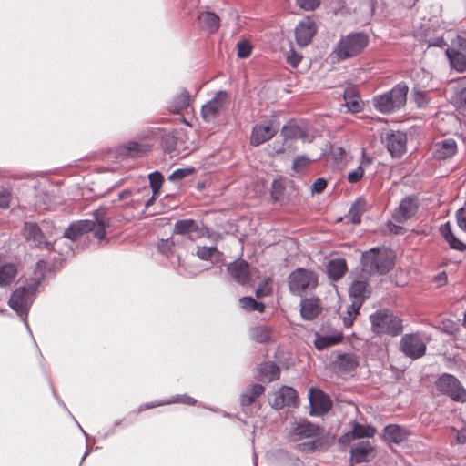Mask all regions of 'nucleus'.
<instances>
[{
    "mask_svg": "<svg viewBox=\"0 0 466 466\" xmlns=\"http://www.w3.org/2000/svg\"><path fill=\"white\" fill-rule=\"evenodd\" d=\"M279 391L289 406L297 404V391L293 388L283 386Z\"/></svg>",
    "mask_w": 466,
    "mask_h": 466,
    "instance_id": "44",
    "label": "nucleus"
},
{
    "mask_svg": "<svg viewBox=\"0 0 466 466\" xmlns=\"http://www.w3.org/2000/svg\"><path fill=\"white\" fill-rule=\"evenodd\" d=\"M354 317L352 316H350V315H346L342 318V320H343V324L346 328H350L352 326L353 324V320H354Z\"/></svg>",
    "mask_w": 466,
    "mask_h": 466,
    "instance_id": "63",
    "label": "nucleus"
},
{
    "mask_svg": "<svg viewBox=\"0 0 466 466\" xmlns=\"http://www.w3.org/2000/svg\"><path fill=\"white\" fill-rule=\"evenodd\" d=\"M362 269L369 274H386L394 266V255L390 249L370 248L362 253L361 256Z\"/></svg>",
    "mask_w": 466,
    "mask_h": 466,
    "instance_id": "3",
    "label": "nucleus"
},
{
    "mask_svg": "<svg viewBox=\"0 0 466 466\" xmlns=\"http://www.w3.org/2000/svg\"><path fill=\"white\" fill-rule=\"evenodd\" d=\"M193 168H178L169 175L168 179L171 181H177L191 175Z\"/></svg>",
    "mask_w": 466,
    "mask_h": 466,
    "instance_id": "51",
    "label": "nucleus"
},
{
    "mask_svg": "<svg viewBox=\"0 0 466 466\" xmlns=\"http://www.w3.org/2000/svg\"><path fill=\"white\" fill-rule=\"evenodd\" d=\"M407 93V85L399 83L390 91L374 96L373 105L381 113H390L405 105Z\"/></svg>",
    "mask_w": 466,
    "mask_h": 466,
    "instance_id": "5",
    "label": "nucleus"
},
{
    "mask_svg": "<svg viewBox=\"0 0 466 466\" xmlns=\"http://www.w3.org/2000/svg\"><path fill=\"white\" fill-rule=\"evenodd\" d=\"M196 255L201 260L218 261L220 258L221 253L216 247H198Z\"/></svg>",
    "mask_w": 466,
    "mask_h": 466,
    "instance_id": "37",
    "label": "nucleus"
},
{
    "mask_svg": "<svg viewBox=\"0 0 466 466\" xmlns=\"http://www.w3.org/2000/svg\"><path fill=\"white\" fill-rule=\"evenodd\" d=\"M302 58V56L299 53H297L293 48H290L287 53H286V59H287V62L292 66V67H297V66L299 65V63L300 62Z\"/></svg>",
    "mask_w": 466,
    "mask_h": 466,
    "instance_id": "50",
    "label": "nucleus"
},
{
    "mask_svg": "<svg viewBox=\"0 0 466 466\" xmlns=\"http://www.w3.org/2000/svg\"><path fill=\"white\" fill-rule=\"evenodd\" d=\"M259 375L264 380L272 381L279 378V368L273 362H266L258 368Z\"/></svg>",
    "mask_w": 466,
    "mask_h": 466,
    "instance_id": "34",
    "label": "nucleus"
},
{
    "mask_svg": "<svg viewBox=\"0 0 466 466\" xmlns=\"http://www.w3.org/2000/svg\"><path fill=\"white\" fill-rule=\"evenodd\" d=\"M319 445V441L312 440L307 442H303L299 445V450L302 451H314Z\"/></svg>",
    "mask_w": 466,
    "mask_h": 466,
    "instance_id": "57",
    "label": "nucleus"
},
{
    "mask_svg": "<svg viewBox=\"0 0 466 466\" xmlns=\"http://www.w3.org/2000/svg\"><path fill=\"white\" fill-rule=\"evenodd\" d=\"M238 56L240 58H247L251 54V45L249 42L243 40L237 44Z\"/></svg>",
    "mask_w": 466,
    "mask_h": 466,
    "instance_id": "49",
    "label": "nucleus"
},
{
    "mask_svg": "<svg viewBox=\"0 0 466 466\" xmlns=\"http://www.w3.org/2000/svg\"><path fill=\"white\" fill-rule=\"evenodd\" d=\"M345 105L352 113L360 112L362 109V102L353 89H347L344 93Z\"/></svg>",
    "mask_w": 466,
    "mask_h": 466,
    "instance_id": "35",
    "label": "nucleus"
},
{
    "mask_svg": "<svg viewBox=\"0 0 466 466\" xmlns=\"http://www.w3.org/2000/svg\"><path fill=\"white\" fill-rule=\"evenodd\" d=\"M240 307L248 311H258L263 312L265 306L262 303H258L252 297H243L239 299Z\"/></svg>",
    "mask_w": 466,
    "mask_h": 466,
    "instance_id": "42",
    "label": "nucleus"
},
{
    "mask_svg": "<svg viewBox=\"0 0 466 466\" xmlns=\"http://www.w3.org/2000/svg\"><path fill=\"white\" fill-rule=\"evenodd\" d=\"M230 277L238 283L244 285L250 279L249 265L242 259L235 260L228 266Z\"/></svg>",
    "mask_w": 466,
    "mask_h": 466,
    "instance_id": "18",
    "label": "nucleus"
},
{
    "mask_svg": "<svg viewBox=\"0 0 466 466\" xmlns=\"http://www.w3.org/2000/svg\"><path fill=\"white\" fill-rule=\"evenodd\" d=\"M342 339L343 335L340 331H335L330 335L317 334L314 344L318 350H324L328 347L339 344Z\"/></svg>",
    "mask_w": 466,
    "mask_h": 466,
    "instance_id": "23",
    "label": "nucleus"
},
{
    "mask_svg": "<svg viewBox=\"0 0 466 466\" xmlns=\"http://www.w3.org/2000/svg\"><path fill=\"white\" fill-rule=\"evenodd\" d=\"M456 218L460 228L466 231V202L465 206L457 211Z\"/></svg>",
    "mask_w": 466,
    "mask_h": 466,
    "instance_id": "54",
    "label": "nucleus"
},
{
    "mask_svg": "<svg viewBox=\"0 0 466 466\" xmlns=\"http://www.w3.org/2000/svg\"><path fill=\"white\" fill-rule=\"evenodd\" d=\"M309 400L311 408L309 414L312 416L323 415L331 408L329 397L319 389L311 388L309 393Z\"/></svg>",
    "mask_w": 466,
    "mask_h": 466,
    "instance_id": "11",
    "label": "nucleus"
},
{
    "mask_svg": "<svg viewBox=\"0 0 466 466\" xmlns=\"http://www.w3.org/2000/svg\"><path fill=\"white\" fill-rule=\"evenodd\" d=\"M190 96L187 91L184 90L176 97H174L171 105L170 110L174 113H180L189 106Z\"/></svg>",
    "mask_w": 466,
    "mask_h": 466,
    "instance_id": "39",
    "label": "nucleus"
},
{
    "mask_svg": "<svg viewBox=\"0 0 466 466\" xmlns=\"http://www.w3.org/2000/svg\"><path fill=\"white\" fill-rule=\"evenodd\" d=\"M252 339L259 343H266L271 339V329L266 326L256 327L252 330Z\"/></svg>",
    "mask_w": 466,
    "mask_h": 466,
    "instance_id": "41",
    "label": "nucleus"
},
{
    "mask_svg": "<svg viewBox=\"0 0 466 466\" xmlns=\"http://www.w3.org/2000/svg\"><path fill=\"white\" fill-rule=\"evenodd\" d=\"M322 433V428L310 421L304 420L294 426L291 431V438L293 441H298L304 439L315 438L320 436Z\"/></svg>",
    "mask_w": 466,
    "mask_h": 466,
    "instance_id": "13",
    "label": "nucleus"
},
{
    "mask_svg": "<svg viewBox=\"0 0 466 466\" xmlns=\"http://www.w3.org/2000/svg\"><path fill=\"white\" fill-rule=\"evenodd\" d=\"M298 5L306 10L311 11L319 5V0H296Z\"/></svg>",
    "mask_w": 466,
    "mask_h": 466,
    "instance_id": "52",
    "label": "nucleus"
},
{
    "mask_svg": "<svg viewBox=\"0 0 466 466\" xmlns=\"http://www.w3.org/2000/svg\"><path fill=\"white\" fill-rule=\"evenodd\" d=\"M384 436L390 441L400 443L404 440L405 432L397 425H389L384 428Z\"/></svg>",
    "mask_w": 466,
    "mask_h": 466,
    "instance_id": "40",
    "label": "nucleus"
},
{
    "mask_svg": "<svg viewBox=\"0 0 466 466\" xmlns=\"http://www.w3.org/2000/svg\"><path fill=\"white\" fill-rule=\"evenodd\" d=\"M363 174H364V169H363L362 166L360 165L358 167H356L354 170L350 171L348 174V177H347L348 181L350 183H356L363 177Z\"/></svg>",
    "mask_w": 466,
    "mask_h": 466,
    "instance_id": "53",
    "label": "nucleus"
},
{
    "mask_svg": "<svg viewBox=\"0 0 466 466\" xmlns=\"http://www.w3.org/2000/svg\"><path fill=\"white\" fill-rule=\"evenodd\" d=\"M363 302L360 300H352V303L347 309V314L352 317H356L362 306Z\"/></svg>",
    "mask_w": 466,
    "mask_h": 466,
    "instance_id": "56",
    "label": "nucleus"
},
{
    "mask_svg": "<svg viewBox=\"0 0 466 466\" xmlns=\"http://www.w3.org/2000/svg\"><path fill=\"white\" fill-rule=\"evenodd\" d=\"M150 194V188L149 187H144L142 190H137L136 192H133L131 199L129 202H125L126 206H132L134 208L138 209L142 205L145 207V208H148L154 201V196H151L147 200H142L141 196H147L148 197Z\"/></svg>",
    "mask_w": 466,
    "mask_h": 466,
    "instance_id": "28",
    "label": "nucleus"
},
{
    "mask_svg": "<svg viewBox=\"0 0 466 466\" xmlns=\"http://www.w3.org/2000/svg\"><path fill=\"white\" fill-rule=\"evenodd\" d=\"M451 99L457 108L466 112V77L459 82Z\"/></svg>",
    "mask_w": 466,
    "mask_h": 466,
    "instance_id": "29",
    "label": "nucleus"
},
{
    "mask_svg": "<svg viewBox=\"0 0 466 466\" xmlns=\"http://www.w3.org/2000/svg\"><path fill=\"white\" fill-rule=\"evenodd\" d=\"M11 199V193L5 188L0 190V208H7Z\"/></svg>",
    "mask_w": 466,
    "mask_h": 466,
    "instance_id": "55",
    "label": "nucleus"
},
{
    "mask_svg": "<svg viewBox=\"0 0 466 466\" xmlns=\"http://www.w3.org/2000/svg\"><path fill=\"white\" fill-rule=\"evenodd\" d=\"M407 136L400 131L390 132L386 135L385 145L393 157H400L406 151Z\"/></svg>",
    "mask_w": 466,
    "mask_h": 466,
    "instance_id": "12",
    "label": "nucleus"
},
{
    "mask_svg": "<svg viewBox=\"0 0 466 466\" xmlns=\"http://www.w3.org/2000/svg\"><path fill=\"white\" fill-rule=\"evenodd\" d=\"M41 283V278L38 275L25 278L23 284L18 286L10 295L9 307L21 316L25 326L28 328L26 317L33 304L38 287Z\"/></svg>",
    "mask_w": 466,
    "mask_h": 466,
    "instance_id": "2",
    "label": "nucleus"
},
{
    "mask_svg": "<svg viewBox=\"0 0 466 466\" xmlns=\"http://www.w3.org/2000/svg\"><path fill=\"white\" fill-rule=\"evenodd\" d=\"M457 143L452 138H446L434 145V157L437 159H448L457 153Z\"/></svg>",
    "mask_w": 466,
    "mask_h": 466,
    "instance_id": "19",
    "label": "nucleus"
},
{
    "mask_svg": "<svg viewBox=\"0 0 466 466\" xmlns=\"http://www.w3.org/2000/svg\"><path fill=\"white\" fill-rule=\"evenodd\" d=\"M335 362L338 368L343 371H351L359 364L356 355L352 353L339 354Z\"/></svg>",
    "mask_w": 466,
    "mask_h": 466,
    "instance_id": "30",
    "label": "nucleus"
},
{
    "mask_svg": "<svg viewBox=\"0 0 466 466\" xmlns=\"http://www.w3.org/2000/svg\"><path fill=\"white\" fill-rule=\"evenodd\" d=\"M418 200L413 197L404 198L398 209L394 213V218L398 222H404L405 220L413 217L418 209Z\"/></svg>",
    "mask_w": 466,
    "mask_h": 466,
    "instance_id": "17",
    "label": "nucleus"
},
{
    "mask_svg": "<svg viewBox=\"0 0 466 466\" xmlns=\"http://www.w3.org/2000/svg\"><path fill=\"white\" fill-rule=\"evenodd\" d=\"M265 389L260 384H253L250 388L247 389L241 395V405L247 407L251 405L256 398L264 392Z\"/></svg>",
    "mask_w": 466,
    "mask_h": 466,
    "instance_id": "32",
    "label": "nucleus"
},
{
    "mask_svg": "<svg viewBox=\"0 0 466 466\" xmlns=\"http://www.w3.org/2000/svg\"><path fill=\"white\" fill-rule=\"evenodd\" d=\"M148 150V146L134 141L127 142L120 149V154L127 157H138Z\"/></svg>",
    "mask_w": 466,
    "mask_h": 466,
    "instance_id": "36",
    "label": "nucleus"
},
{
    "mask_svg": "<svg viewBox=\"0 0 466 466\" xmlns=\"http://www.w3.org/2000/svg\"><path fill=\"white\" fill-rule=\"evenodd\" d=\"M132 194H133V192H131L129 190H125V191H122L118 197H119L120 200H123V201L129 200L130 201Z\"/></svg>",
    "mask_w": 466,
    "mask_h": 466,
    "instance_id": "64",
    "label": "nucleus"
},
{
    "mask_svg": "<svg viewBox=\"0 0 466 466\" xmlns=\"http://www.w3.org/2000/svg\"><path fill=\"white\" fill-rule=\"evenodd\" d=\"M437 389L450 396L454 400L466 401V390L461 386L460 381L451 374L441 375L437 382Z\"/></svg>",
    "mask_w": 466,
    "mask_h": 466,
    "instance_id": "9",
    "label": "nucleus"
},
{
    "mask_svg": "<svg viewBox=\"0 0 466 466\" xmlns=\"http://www.w3.org/2000/svg\"><path fill=\"white\" fill-rule=\"evenodd\" d=\"M277 132L278 128L271 122L257 124L253 127L250 142L253 146H259L271 139Z\"/></svg>",
    "mask_w": 466,
    "mask_h": 466,
    "instance_id": "15",
    "label": "nucleus"
},
{
    "mask_svg": "<svg viewBox=\"0 0 466 466\" xmlns=\"http://www.w3.org/2000/svg\"><path fill=\"white\" fill-rule=\"evenodd\" d=\"M371 329L376 333L397 336L401 333L402 320L387 309H380L370 316Z\"/></svg>",
    "mask_w": 466,
    "mask_h": 466,
    "instance_id": "6",
    "label": "nucleus"
},
{
    "mask_svg": "<svg viewBox=\"0 0 466 466\" xmlns=\"http://www.w3.org/2000/svg\"><path fill=\"white\" fill-rule=\"evenodd\" d=\"M289 290L293 294L300 295L303 291L311 290L318 285V277L315 272L298 268L288 278Z\"/></svg>",
    "mask_w": 466,
    "mask_h": 466,
    "instance_id": "7",
    "label": "nucleus"
},
{
    "mask_svg": "<svg viewBox=\"0 0 466 466\" xmlns=\"http://www.w3.org/2000/svg\"><path fill=\"white\" fill-rule=\"evenodd\" d=\"M271 405L273 408H275L277 410L281 409L284 406L288 405L286 403V401L284 400V399L281 395V392L279 390L275 393Z\"/></svg>",
    "mask_w": 466,
    "mask_h": 466,
    "instance_id": "58",
    "label": "nucleus"
},
{
    "mask_svg": "<svg viewBox=\"0 0 466 466\" xmlns=\"http://www.w3.org/2000/svg\"><path fill=\"white\" fill-rule=\"evenodd\" d=\"M347 262L344 258L332 259L327 266L328 274L333 280L341 279L347 272Z\"/></svg>",
    "mask_w": 466,
    "mask_h": 466,
    "instance_id": "27",
    "label": "nucleus"
},
{
    "mask_svg": "<svg viewBox=\"0 0 466 466\" xmlns=\"http://www.w3.org/2000/svg\"><path fill=\"white\" fill-rule=\"evenodd\" d=\"M367 202L364 198H359L350 207L348 218L353 224H360L361 216L365 212Z\"/></svg>",
    "mask_w": 466,
    "mask_h": 466,
    "instance_id": "31",
    "label": "nucleus"
},
{
    "mask_svg": "<svg viewBox=\"0 0 466 466\" xmlns=\"http://www.w3.org/2000/svg\"><path fill=\"white\" fill-rule=\"evenodd\" d=\"M327 187V182L324 178H318L312 185L311 190L313 193H321Z\"/></svg>",
    "mask_w": 466,
    "mask_h": 466,
    "instance_id": "59",
    "label": "nucleus"
},
{
    "mask_svg": "<svg viewBox=\"0 0 466 466\" xmlns=\"http://www.w3.org/2000/svg\"><path fill=\"white\" fill-rule=\"evenodd\" d=\"M228 95L219 91L208 103L202 106L201 115L206 122L215 121L227 108Z\"/></svg>",
    "mask_w": 466,
    "mask_h": 466,
    "instance_id": "8",
    "label": "nucleus"
},
{
    "mask_svg": "<svg viewBox=\"0 0 466 466\" xmlns=\"http://www.w3.org/2000/svg\"><path fill=\"white\" fill-rule=\"evenodd\" d=\"M282 133L288 138H298L303 136V130L295 124L284 126Z\"/></svg>",
    "mask_w": 466,
    "mask_h": 466,
    "instance_id": "45",
    "label": "nucleus"
},
{
    "mask_svg": "<svg viewBox=\"0 0 466 466\" xmlns=\"http://www.w3.org/2000/svg\"><path fill=\"white\" fill-rule=\"evenodd\" d=\"M148 177H149V181H150V186H151L150 192H152L153 193L152 196H154L159 190V188L162 185L163 177L157 171L150 173Z\"/></svg>",
    "mask_w": 466,
    "mask_h": 466,
    "instance_id": "46",
    "label": "nucleus"
},
{
    "mask_svg": "<svg viewBox=\"0 0 466 466\" xmlns=\"http://www.w3.org/2000/svg\"><path fill=\"white\" fill-rule=\"evenodd\" d=\"M198 22L199 26L208 33L217 32L220 25L218 15L210 11H201L198 15Z\"/></svg>",
    "mask_w": 466,
    "mask_h": 466,
    "instance_id": "21",
    "label": "nucleus"
},
{
    "mask_svg": "<svg viewBox=\"0 0 466 466\" xmlns=\"http://www.w3.org/2000/svg\"><path fill=\"white\" fill-rule=\"evenodd\" d=\"M457 44L461 50L466 52V32H461L457 36Z\"/></svg>",
    "mask_w": 466,
    "mask_h": 466,
    "instance_id": "62",
    "label": "nucleus"
},
{
    "mask_svg": "<svg viewBox=\"0 0 466 466\" xmlns=\"http://www.w3.org/2000/svg\"><path fill=\"white\" fill-rule=\"evenodd\" d=\"M350 296L352 299L364 302L370 296V290L367 280L356 279L352 282L349 290Z\"/></svg>",
    "mask_w": 466,
    "mask_h": 466,
    "instance_id": "22",
    "label": "nucleus"
},
{
    "mask_svg": "<svg viewBox=\"0 0 466 466\" xmlns=\"http://www.w3.org/2000/svg\"><path fill=\"white\" fill-rule=\"evenodd\" d=\"M400 349L406 356L416 360L424 355L426 345L419 335L406 334L401 339Z\"/></svg>",
    "mask_w": 466,
    "mask_h": 466,
    "instance_id": "10",
    "label": "nucleus"
},
{
    "mask_svg": "<svg viewBox=\"0 0 466 466\" xmlns=\"http://www.w3.org/2000/svg\"><path fill=\"white\" fill-rule=\"evenodd\" d=\"M316 33L315 23L310 18L300 21L295 28L296 40L299 46L309 45Z\"/></svg>",
    "mask_w": 466,
    "mask_h": 466,
    "instance_id": "16",
    "label": "nucleus"
},
{
    "mask_svg": "<svg viewBox=\"0 0 466 466\" xmlns=\"http://www.w3.org/2000/svg\"><path fill=\"white\" fill-rule=\"evenodd\" d=\"M17 275L16 266L13 263H6L0 266V287H5L15 279Z\"/></svg>",
    "mask_w": 466,
    "mask_h": 466,
    "instance_id": "33",
    "label": "nucleus"
},
{
    "mask_svg": "<svg viewBox=\"0 0 466 466\" xmlns=\"http://www.w3.org/2000/svg\"><path fill=\"white\" fill-rule=\"evenodd\" d=\"M414 101L420 107H423L428 105L430 101L428 92L413 89L412 91Z\"/></svg>",
    "mask_w": 466,
    "mask_h": 466,
    "instance_id": "48",
    "label": "nucleus"
},
{
    "mask_svg": "<svg viewBox=\"0 0 466 466\" xmlns=\"http://www.w3.org/2000/svg\"><path fill=\"white\" fill-rule=\"evenodd\" d=\"M375 429L371 426H364L359 423H355L352 431L346 434L344 438L350 439L352 437L353 439L364 438V437H373L375 434Z\"/></svg>",
    "mask_w": 466,
    "mask_h": 466,
    "instance_id": "38",
    "label": "nucleus"
},
{
    "mask_svg": "<svg viewBox=\"0 0 466 466\" xmlns=\"http://www.w3.org/2000/svg\"><path fill=\"white\" fill-rule=\"evenodd\" d=\"M442 233L446 241L449 243L451 248L460 251H463L466 249V244L458 239L449 228L447 230L444 229Z\"/></svg>",
    "mask_w": 466,
    "mask_h": 466,
    "instance_id": "43",
    "label": "nucleus"
},
{
    "mask_svg": "<svg viewBox=\"0 0 466 466\" xmlns=\"http://www.w3.org/2000/svg\"><path fill=\"white\" fill-rule=\"evenodd\" d=\"M321 312V303L317 298L304 299L300 302V314L304 319L312 320Z\"/></svg>",
    "mask_w": 466,
    "mask_h": 466,
    "instance_id": "20",
    "label": "nucleus"
},
{
    "mask_svg": "<svg viewBox=\"0 0 466 466\" xmlns=\"http://www.w3.org/2000/svg\"><path fill=\"white\" fill-rule=\"evenodd\" d=\"M309 162V159L306 156H304V155L298 156L294 159L293 164H292L293 171L296 173H302L306 169Z\"/></svg>",
    "mask_w": 466,
    "mask_h": 466,
    "instance_id": "47",
    "label": "nucleus"
},
{
    "mask_svg": "<svg viewBox=\"0 0 466 466\" xmlns=\"http://www.w3.org/2000/svg\"><path fill=\"white\" fill-rule=\"evenodd\" d=\"M374 457V449L370 441H361L350 449V461L353 463L370 461Z\"/></svg>",
    "mask_w": 466,
    "mask_h": 466,
    "instance_id": "14",
    "label": "nucleus"
},
{
    "mask_svg": "<svg viewBox=\"0 0 466 466\" xmlns=\"http://www.w3.org/2000/svg\"><path fill=\"white\" fill-rule=\"evenodd\" d=\"M176 402L187 404V405H195L197 401L194 398L187 396V395H177L175 397H172L170 400H163L160 402H151V403H147L145 405H142L139 407L138 412H141L147 409L158 407L161 405L176 403Z\"/></svg>",
    "mask_w": 466,
    "mask_h": 466,
    "instance_id": "24",
    "label": "nucleus"
},
{
    "mask_svg": "<svg viewBox=\"0 0 466 466\" xmlns=\"http://www.w3.org/2000/svg\"><path fill=\"white\" fill-rule=\"evenodd\" d=\"M369 37L364 33H351L340 38L334 46L331 56L336 57L337 62L351 58L368 46Z\"/></svg>",
    "mask_w": 466,
    "mask_h": 466,
    "instance_id": "4",
    "label": "nucleus"
},
{
    "mask_svg": "<svg viewBox=\"0 0 466 466\" xmlns=\"http://www.w3.org/2000/svg\"><path fill=\"white\" fill-rule=\"evenodd\" d=\"M106 226L107 224L105 222L102 212L96 210L94 212V219L79 220L72 223L64 232L63 237L56 240L53 244L43 240L44 235L42 230L35 223H25L24 236L28 241H32L35 245L40 246L44 244L47 249H55V247L63 242L65 238L75 240L82 234L90 231H94L95 238L101 240L105 238Z\"/></svg>",
    "mask_w": 466,
    "mask_h": 466,
    "instance_id": "1",
    "label": "nucleus"
},
{
    "mask_svg": "<svg viewBox=\"0 0 466 466\" xmlns=\"http://www.w3.org/2000/svg\"><path fill=\"white\" fill-rule=\"evenodd\" d=\"M446 56L449 58L451 66L458 72L466 71V55L461 51L455 50L453 48H448L446 50Z\"/></svg>",
    "mask_w": 466,
    "mask_h": 466,
    "instance_id": "26",
    "label": "nucleus"
},
{
    "mask_svg": "<svg viewBox=\"0 0 466 466\" xmlns=\"http://www.w3.org/2000/svg\"><path fill=\"white\" fill-rule=\"evenodd\" d=\"M456 441L459 444H466V425L456 431Z\"/></svg>",
    "mask_w": 466,
    "mask_h": 466,
    "instance_id": "61",
    "label": "nucleus"
},
{
    "mask_svg": "<svg viewBox=\"0 0 466 466\" xmlns=\"http://www.w3.org/2000/svg\"><path fill=\"white\" fill-rule=\"evenodd\" d=\"M199 230L198 223L193 219H181L175 223L174 233L177 235H188L193 238L194 233Z\"/></svg>",
    "mask_w": 466,
    "mask_h": 466,
    "instance_id": "25",
    "label": "nucleus"
},
{
    "mask_svg": "<svg viewBox=\"0 0 466 466\" xmlns=\"http://www.w3.org/2000/svg\"><path fill=\"white\" fill-rule=\"evenodd\" d=\"M173 246V241L170 239H162L160 243L158 244V249L161 253L167 254L170 251L171 247Z\"/></svg>",
    "mask_w": 466,
    "mask_h": 466,
    "instance_id": "60",
    "label": "nucleus"
}]
</instances>
